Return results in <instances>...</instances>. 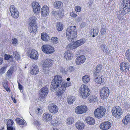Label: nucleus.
Returning <instances> with one entry per match:
<instances>
[{
    "mask_svg": "<svg viewBox=\"0 0 130 130\" xmlns=\"http://www.w3.org/2000/svg\"><path fill=\"white\" fill-rule=\"evenodd\" d=\"M71 85L70 82H63L62 77L60 75H57L55 76L52 80L50 86L51 90L52 92L58 89L57 95L58 97L61 96L64 93L67 87Z\"/></svg>",
    "mask_w": 130,
    "mask_h": 130,
    "instance_id": "f257e3e1",
    "label": "nucleus"
},
{
    "mask_svg": "<svg viewBox=\"0 0 130 130\" xmlns=\"http://www.w3.org/2000/svg\"><path fill=\"white\" fill-rule=\"evenodd\" d=\"M123 8H120L117 12V18L121 20L123 19V17L130 11V0H123L122 2Z\"/></svg>",
    "mask_w": 130,
    "mask_h": 130,
    "instance_id": "f03ea898",
    "label": "nucleus"
},
{
    "mask_svg": "<svg viewBox=\"0 0 130 130\" xmlns=\"http://www.w3.org/2000/svg\"><path fill=\"white\" fill-rule=\"evenodd\" d=\"M66 35L67 38L69 41H74L77 35L75 26L68 27L67 29Z\"/></svg>",
    "mask_w": 130,
    "mask_h": 130,
    "instance_id": "7ed1b4c3",
    "label": "nucleus"
},
{
    "mask_svg": "<svg viewBox=\"0 0 130 130\" xmlns=\"http://www.w3.org/2000/svg\"><path fill=\"white\" fill-rule=\"evenodd\" d=\"M36 18L34 16H32L29 19V28L30 32L34 33L37 31L38 26L36 22Z\"/></svg>",
    "mask_w": 130,
    "mask_h": 130,
    "instance_id": "20e7f679",
    "label": "nucleus"
},
{
    "mask_svg": "<svg viewBox=\"0 0 130 130\" xmlns=\"http://www.w3.org/2000/svg\"><path fill=\"white\" fill-rule=\"evenodd\" d=\"M106 111V109L104 107H99L94 112V116L97 118L100 119L104 116Z\"/></svg>",
    "mask_w": 130,
    "mask_h": 130,
    "instance_id": "39448f33",
    "label": "nucleus"
},
{
    "mask_svg": "<svg viewBox=\"0 0 130 130\" xmlns=\"http://www.w3.org/2000/svg\"><path fill=\"white\" fill-rule=\"evenodd\" d=\"M80 94L83 98H86L90 93V91L87 85L83 84L80 88Z\"/></svg>",
    "mask_w": 130,
    "mask_h": 130,
    "instance_id": "423d86ee",
    "label": "nucleus"
},
{
    "mask_svg": "<svg viewBox=\"0 0 130 130\" xmlns=\"http://www.w3.org/2000/svg\"><path fill=\"white\" fill-rule=\"evenodd\" d=\"M53 63V60L51 59H47L45 60L43 63L42 64L43 71L46 74L48 73L49 67H51Z\"/></svg>",
    "mask_w": 130,
    "mask_h": 130,
    "instance_id": "0eeeda50",
    "label": "nucleus"
},
{
    "mask_svg": "<svg viewBox=\"0 0 130 130\" xmlns=\"http://www.w3.org/2000/svg\"><path fill=\"white\" fill-rule=\"evenodd\" d=\"M122 112L121 108L118 106L113 107L111 111L112 115L117 118H120L122 116Z\"/></svg>",
    "mask_w": 130,
    "mask_h": 130,
    "instance_id": "6e6552de",
    "label": "nucleus"
},
{
    "mask_svg": "<svg viewBox=\"0 0 130 130\" xmlns=\"http://www.w3.org/2000/svg\"><path fill=\"white\" fill-rule=\"evenodd\" d=\"M41 49L43 52L47 54H52L55 51L54 47L47 44L43 45L41 47Z\"/></svg>",
    "mask_w": 130,
    "mask_h": 130,
    "instance_id": "1a4fd4ad",
    "label": "nucleus"
},
{
    "mask_svg": "<svg viewBox=\"0 0 130 130\" xmlns=\"http://www.w3.org/2000/svg\"><path fill=\"white\" fill-rule=\"evenodd\" d=\"M86 42V40L84 39H81L78 40L74 42L73 44H70L68 46L71 49H75L84 44Z\"/></svg>",
    "mask_w": 130,
    "mask_h": 130,
    "instance_id": "9d476101",
    "label": "nucleus"
},
{
    "mask_svg": "<svg viewBox=\"0 0 130 130\" xmlns=\"http://www.w3.org/2000/svg\"><path fill=\"white\" fill-rule=\"evenodd\" d=\"M100 93L101 98L102 99H106L109 96V90L107 87H104L101 89Z\"/></svg>",
    "mask_w": 130,
    "mask_h": 130,
    "instance_id": "9b49d317",
    "label": "nucleus"
},
{
    "mask_svg": "<svg viewBox=\"0 0 130 130\" xmlns=\"http://www.w3.org/2000/svg\"><path fill=\"white\" fill-rule=\"evenodd\" d=\"M28 56L32 59L36 60L38 58L39 54L38 52L34 49L28 50L27 53Z\"/></svg>",
    "mask_w": 130,
    "mask_h": 130,
    "instance_id": "f8f14e48",
    "label": "nucleus"
},
{
    "mask_svg": "<svg viewBox=\"0 0 130 130\" xmlns=\"http://www.w3.org/2000/svg\"><path fill=\"white\" fill-rule=\"evenodd\" d=\"M95 82L99 84H101L104 82V78L103 76L102 73L97 72L94 73Z\"/></svg>",
    "mask_w": 130,
    "mask_h": 130,
    "instance_id": "ddd939ff",
    "label": "nucleus"
},
{
    "mask_svg": "<svg viewBox=\"0 0 130 130\" xmlns=\"http://www.w3.org/2000/svg\"><path fill=\"white\" fill-rule=\"evenodd\" d=\"M9 9L11 16L14 18H18L19 13L18 9L13 5L10 6Z\"/></svg>",
    "mask_w": 130,
    "mask_h": 130,
    "instance_id": "4468645a",
    "label": "nucleus"
},
{
    "mask_svg": "<svg viewBox=\"0 0 130 130\" xmlns=\"http://www.w3.org/2000/svg\"><path fill=\"white\" fill-rule=\"evenodd\" d=\"M75 110L77 114H80L86 112L87 110V108L85 105L79 106L75 108Z\"/></svg>",
    "mask_w": 130,
    "mask_h": 130,
    "instance_id": "2eb2a0df",
    "label": "nucleus"
},
{
    "mask_svg": "<svg viewBox=\"0 0 130 130\" xmlns=\"http://www.w3.org/2000/svg\"><path fill=\"white\" fill-rule=\"evenodd\" d=\"M40 96L39 98L40 101H42L43 99L46 96L48 92V89L46 87L42 88L40 91Z\"/></svg>",
    "mask_w": 130,
    "mask_h": 130,
    "instance_id": "dca6fc26",
    "label": "nucleus"
},
{
    "mask_svg": "<svg viewBox=\"0 0 130 130\" xmlns=\"http://www.w3.org/2000/svg\"><path fill=\"white\" fill-rule=\"evenodd\" d=\"M49 8L46 5H44L42 7L40 13L41 16L43 17H45L49 14Z\"/></svg>",
    "mask_w": 130,
    "mask_h": 130,
    "instance_id": "f3484780",
    "label": "nucleus"
},
{
    "mask_svg": "<svg viewBox=\"0 0 130 130\" xmlns=\"http://www.w3.org/2000/svg\"><path fill=\"white\" fill-rule=\"evenodd\" d=\"M48 109L50 112L54 114L57 113L58 110V107L54 103H51L49 104L48 106Z\"/></svg>",
    "mask_w": 130,
    "mask_h": 130,
    "instance_id": "a211bd4d",
    "label": "nucleus"
},
{
    "mask_svg": "<svg viewBox=\"0 0 130 130\" xmlns=\"http://www.w3.org/2000/svg\"><path fill=\"white\" fill-rule=\"evenodd\" d=\"M32 6L34 12L35 14L39 13L41 8V6L38 3L36 2H33L32 3Z\"/></svg>",
    "mask_w": 130,
    "mask_h": 130,
    "instance_id": "6ab92c4d",
    "label": "nucleus"
},
{
    "mask_svg": "<svg viewBox=\"0 0 130 130\" xmlns=\"http://www.w3.org/2000/svg\"><path fill=\"white\" fill-rule=\"evenodd\" d=\"M111 126V123L108 121H106L102 123L100 125V127L101 129L107 130L110 128Z\"/></svg>",
    "mask_w": 130,
    "mask_h": 130,
    "instance_id": "aec40b11",
    "label": "nucleus"
},
{
    "mask_svg": "<svg viewBox=\"0 0 130 130\" xmlns=\"http://www.w3.org/2000/svg\"><path fill=\"white\" fill-rule=\"evenodd\" d=\"M73 54L69 50L66 51L64 54V58L67 61H69L72 59Z\"/></svg>",
    "mask_w": 130,
    "mask_h": 130,
    "instance_id": "412c9836",
    "label": "nucleus"
},
{
    "mask_svg": "<svg viewBox=\"0 0 130 130\" xmlns=\"http://www.w3.org/2000/svg\"><path fill=\"white\" fill-rule=\"evenodd\" d=\"M86 59L85 57L83 55L78 57L76 59V63L77 65L81 64L84 63Z\"/></svg>",
    "mask_w": 130,
    "mask_h": 130,
    "instance_id": "4be33fe9",
    "label": "nucleus"
},
{
    "mask_svg": "<svg viewBox=\"0 0 130 130\" xmlns=\"http://www.w3.org/2000/svg\"><path fill=\"white\" fill-rule=\"evenodd\" d=\"M42 119L44 121H49L52 119V116L48 113H45L43 114Z\"/></svg>",
    "mask_w": 130,
    "mask_h": 130,
    "instance_id": "5701e85b",
    "label": "nucleus"
},
{
    "mask_svg": "<svg viewBox=\"0 0 130 130\" xmlns=\"http://www.w3.org/2000/svg\"><path fill=\"white\" fill-rule=\"evenodd\" d=\"M39 72L38 67L35 64L32 65L30 68V73L34 75L37 74Z\"/></svg>",
    "mask_w": 130,
    "mask_h": 130,
    "instance_id": "b1692460",
    "label": "nucleus"
},
{
    "mask_svg": "<svg viewBox=\"0 0 130 130\" xmlns=\"http://www.w3.org/2000/svg\"><path fill=\"white\" fill-rule=\"evenodd\" d=\"M120 68L121 70L127 71L129 69V65L127 63H126L125 62H123L121 63Z\"/></svg>",
    "mask_w": 130,
    "mask_h": 130,
    "instance_id": "393cba45",
    "label": "nucleus"
},
{
    "mask_svg": "<svg viewBox=\"0 0 130 130\" xmlns=\"http://www.w3.org/2000/svg\"><path fill=\"white\" fill-rule=\"evenodd\" d=\"M85 124L82 122L78 121L75 124L76 128L78 130H82L85 127Z\"/></svg>",
    "mask_w": 130,
    "mask_h": 130,
    "instance_id": "a878e982",
    "label": "nucleus"
},
{
    "mask_svg": "<svg viewBox=\"0 0 130 130\" xmlns=\"http://www.w3.org/2000/svg\"><path fill=\"white\" fill-rule=\"evenodd\" d=\"M130 122V114L126 115L122 120V123L124 125L128 124Z\"/></svg>",
    "mask_w": 130,
    "mask_h": 130,
    "instance_id": "bb28decb",
    "label": "nucleus"
},
{
    "mask_svg": "<svg viewBox=\"0 0 130 130\" xmlns=\"http://www.w3.org/2000/svg\"><path fill=\"white\" fill-rule=\"evenodd\" d=\"M86 122L90 125H94L95 123V120L94 119L91 117H86Z\"/></svg>",
    "mask_w": 130,
    "mask_h": 130,
    "instance_id": "cd10ccee",
    "label": "nucleus"
},
{
    "mask_svg": "<svg viewBox=\"0 0 130 130\" xmlns=\"http://www.w3.org/2000/svg\"><path fill=\"white\" fill-rule=\"evenodd\" d=\"M53 5L55 8L59 9L62 6L63 3L61 2L57 1L54 3Z\"/></svg>",
    "mask_w": 130,
    "mask_h": 130,
    "instance_id": "c85d7f7f",
    "label": "nucleus"
},
{
    "mask_svg": "<svg viewBox=\"0 0 130 130\" xmlns=\"http://www.w3.org/2000/svg\"><path fill=\"white\" fill-rule=\"evenodd\" d=\"M90 78L89 75H85L83 76L82 78V80L83 82L85 84H86L90 81Z\"/></svg>",
    "mask_w": 130,
    "mask_h": 130,
    "instance_id": "c756f323",
    "label": "nucleus"
},
{
    "mask_svg": "<svg viewBox=\"0 0 130 130\" xmlns=\"http://www.w3.org/2000/svg\"><path fill=\"white\" fill-rule=\"evenodd\" d=\"M75 101V98L73 96H69L68 97L67 102L69 104H71Z\"/></svg>",
    "mask_w": 130,
    "mask_h": 130,
    "instance_id": "7c9ffc66",
    "label": "nucleus"
},
{
    "mask_svg": "<svg viewBox=\"0 0 130 130\" xmlns=\"http://www.w3.org/2000/svg\"><path fill=\"white\" fill-rule=\"evenodd\" d=\"M41 39L43 41L48 40L50 38L47 34L45 33H42L41 35Z\"/></svg>",
    "mask_w": 130,
    "mask_h": 130,
    "instance_id": "2f4dec72",
    "label": "nucleus"
},
{
    "mask_svg": "<svg viewBox=\"0 0 130 130\" xmlns=\"http://www.w3.org/2000/svg\"><path fill=\"white\" fill-rule=\"evenodd\" d=\"M101 29L100 32V34L102 36H105L106 34L105 26L103 25L101 26Z\"/></svg>",
    "mask_w": 130,
    "mask_h": 130,
    "instance_id": "473e14b6",
    "label": "nucleus"
},
{
    "mask_svg": "<svg viewBox=\"0 0 130 130\" xmlns=\"http://www.w3.org/2000/svg\"><path fill=\"white\" fill-rule=\"evenodd\" d=\"M43 112V110L42 108H38L36 111V115L35 116L37 117H39Z\"/></svg>",
    "mask_w": 130,
    "mask_h": 130,
    "instance_id": "72a5a7b5",
    "label": "nucleus"
},
{
    "mask_svg": "<svg viewBox=\"0 0 130 130\" xmlns=\"http://www.w3.org/2000/svg\"><path fill=\"white\" fill-rule=\"evenodd\" d=\"M15 121L17 123L19 124L25 125H26V124L24 121L22 119L18 118L16 119Z\"/></svg>",
    "mask_w": 130,
    "mask_h": 130,
    "instance_id": "f704fd0d",
    "label": "nucleus"
},
{
    "mask_svg": "<svg viewBox=\"0 0 130 130\" xmlns=\"http://www.w3.org/2000/svg\"><path fill=\"white\" fill-rule=\"evenodd\" d=\"M14 67H11L7 71L6 73V75L8 77H10L13 72Z\"/></svg>",
    "mask_w": 130,
    "mask_h": 130,
    "instance_id": "c9c22d12",
    "label": "nucleus"
},
{
    "mask_svg": "<svg viewBox=\"0 0 130 130\" xmlns=\"http://www.w3.org/2000/svg\"><path fill=\"white\" fill-rule=\"evenodd\" d=\"M74 121V119L72 117H69L66 120V122L68 124L71 125Z\"/></svg>",
    "mask_w": 130,
    "mask_h": 130,
    "instance_id": "e433bc0d",
    "label": "nucleus"
},
{
    "mask_svg": "<svg viewBox=\"0 0 130 130\" xmlns=\"http://www.w3.org/2000/svg\"><path fill=\"white\" fill-rule=\"evenodd\" d=\"M34 123L38 129H41V125L40 124L39 121L35 120H34Z\"/></svg>",
    "mask_w": 130,
    "mask_h": 130,
    "instance_id": "4c0bfd02",
    "label": "nucleus"
},
{
    "mask_svg": "<svg viewBox=\"0 0 130 130\" xmlns=\"http://www.w3.org/2000/svg\"><path fill=\"white\" fill-rule=\"evenodd\" d=\"M63 26L61 23H59L57 24L56 28L58 31H61L63 29Z\"/></svg>",
    "mask_w": 130,
    "mask_h": 130,
    "instance_id": "58836bf2",
    "label": "nucleus"
},
{
    "mask_svg": "<svg viewBox=\"0 0 130 130\" xmlns=\"http://www.w3.org/2000/svg\"><path fill=\"white\" fill-rule=\"evenodd\" d=\"M100 47L104 53L106 52L107 51V47L105 44H103L100 46Z\"/></svg>",
    "mask_w": 130,
    "mask_h": 130,
    "instance_id": "ea45409f",
    "label": "nucleus"
},
{
    "mask_svg": "<svg viewBox=\"0 0 130 130\" xmlns=\"http://www.w3.org/2000/svg\"><path fill=\"white\" fill-rule=\"evenodd\" d=\"M125 54L126 59L128 61H130V49L127 50Z\"/></svg>",
    "mask_w": 130,
    "mask_h": 130,
    "instance_id": "a19ab883",
    "label": "nucleus"
},
{
    "mask_svg": "<svg viewBox=\"0 0 130 130\" xmlns=\"http://www.w3.org/2000/svg\"><path fill=\"white\" fill-rule=\"evenodd\" d=\"M13 123V120L11 119H9L8 120L7 123V128L9 127H14L12 126Z\"/></svg>",
    "mask_w": 130,
    "mask_h": 130,
    "instance_id": "79ce46f5",
    "label": "nucleus"
},
{
    "mask_svg": "<svg viewBox=\"0 0 130 130\" xmlns=\"http://www.w3.org/2000/svg\"><path fill=\"white\" fill-rule=\"evenodd\" d=\"M97 97L95 96H91L89 98V101L90 102H95L97 101Z\"/></svg>",
    "mask_w": 130,
    "mask_h": 130,
    "instance_id": "37998d69",
    "label": "nucleus"
},
{
    "mask_svg": "<svg viewBox=\"0 0 130 130\" xmlns=\"http://www.w3.org/2000/svg\"><path fill=\"white\" fill-rule=\"evenodd\" d=\"M52 42L53 44H55L58 43V41L59 39L56 37H53L51 39Z\"/></svg>",
    "mask_w": 130,
    "mask_h": 130,
    "instance_id": "c03bdc74",
    "label": "nucleus"
},
{
    "mask_svg": "<svg viewBox=\"0 0 130 130\" xmlns=\"http://www.w3.org/2000/svg\"><path fill=\"white\" fill-rule=\"evenodd\" d=\"M13 54L14 57L17 60H20V57L19 54L17 52V51L13 52Z\"/></svg>",
    "mask_w": 130,
    "mask_h": 130,
    "instance_id": "a18cd8bd",
    "label": "nucleus"
},
{
    "mask_svg": "<svg viewBox=\"0 0 130 130\" xmlns=\"http://www.w3.org/2000/svg\"><path fill=\"white\" fill-rule=\"evenodd\" d=\"M102 66L100 64L97 65L96 67V71L94 73L99 72L102 73L101 71L102 68Z\"/></svg>",
    "mask_w": 130,
    "mask_h": 130,
    "instance_id": "49530a36",
    "label": "nucleus"
},
{
    "mask_svg": "<svg viewBox=\"0 0 130 130\" xmlns=\"http://www.w3.org/2000/svg\"><path fill=\"white\" fill-rule=\"evenodd\" d=\"M7 67L5 66L2 67L0 69V73L2 74L4 73Z\"/></svg>",
    "mask_w": 130,
    "mask_h": 130,
    "instance_id": "de8ad7c7",
    "label": "nucleus"
},
{
    "mask_svg": "<svg viewBox=\"0 0 130 130\" xmlns=\"http://www.w3.org/2000/svg\"><path fill=\"white\" fill-rule=\"evenodd\" d=\"M12 42L13 45L15 46L17 45L18 44V40L15 38L12 39Z\"/></svg>",
    "mask_w": 130,
    "mask_h": 130,
    "instance_id": "09e8293b",
    "label": "nucleus"
},
{
    "mask_svg": "<svg viewBox=\"0 0 130 130\" xmlns=\"http://www.w3.org/2000/svg\"><path fill=\"white\" fill-rule=\"evenodd\" d=\"M74 70V67L73 66H70L68 68V71L70 73L73 72Z\"/></svg>",
    "mask_w": 130,
    "mask_h": 130,
    "instance_id": "8fccbe9b",
    "label": "nucleus"
},
{
    "mask_svg": "<svg viewBox=\"0 0 130 130\" xmlns=\"http://www.w3.org/2000/svg\"><path fill=\"white\" fill-rule=\"evenodd\" d=\"M64 12L63 11H59L58 12L57 15L59 17L62 18Z\"/></svg>",
    "mask_w": 130,
    "mask_h": 130,
    "instance_id": "3c124183",
    "label": "nucleus"
},
{
    "mask_svg": "<svg viewBox=\"0 0 130 130\" xmlns=\"http://www.w3.org/2000/svg\"><path fill=\"white\" fill-rule=\"evenodd\" d=\"M75 11L78 12H80L81 10L80 7L78 6H76L75 8Z\"/></svg>",
    "mask_w": 130,
    "mask_h": 130,
    "instance_id": "603ef678",
    "label": "nucleus"
},
{
    "mask_svg": "<svg viewBox=\"0 0 130 130\" xmlns=\"http://www.w3.org/2000/svg\"><path fill=\"white\" fill-rule=\"evenodd\" d=\"M98 32L99 30L98 28H97L95 29H94L93 30V34H94L95 36H97L98 35Z\"/></svg>",
    "mask_w": 130,
    "mask_h": 130,
    "instance_id": "864d4df0",
    "label": "nucleus"
},
{
    "mask_svg": "<svg viewBox=\"0 0 130 130\" xmlns=\"http://www.w3.org/2000/svg\"><path fill=\"white\" fill-rule=\"evenodd\" d=\"M70 16L73 18H75L77 16V14L74 11H72L70 13Z\"/></svg>",
    "mask_w": 130,
    "mask_h": 130,
    "instance_id": "5fc2aeb1",
    "label": "nucleus"
},
{
    "mask_svg": "<svg viewBox=\"0 0 130 130\" xmlns=\"http://www.w3.org/2000/svg\"><path fill=\"white\" fill-rule=\"evenodd\" d=\"M12 57V56H10L9 55L6 54L5 55V59L6 60H8Z\"/></svg>",
    "mask_w": 130,
    "mask_h": 130,
    "instance_id": "6e6d98bb",
    "label": "nucleus"
},
{
    "mask_svg": "<svg viewBox=\"0 0 130 130\" xmlns=\"http://www.w3.org/2000/svg\"><path fill=\"white\" fill-rule=\"evenodd\" d=\"M60 122L57 120H55V122L53 123V124L55 126H57L60 124Z\"/></svg>",
    "mask_w": 130,
    "mask_h": 130,
    "instance_id": "4d7b16f0",
    "label": "nucleus"
},
{
    "mask_svg": "<svg viewBox=\"0 0 130 130\" xmlns=\"http://www.w3.org/2000/svg\"><path fill=\"white\" fill-rule=\"evenodd\" d=\"M18 88L20 90L21 92V90H22L23 89V86L20 84L19 82H18Z\"/></svg>",
    "mask_w": 130,
    "mask_h": 130,
    "instance_id": "13d9d810",
    "label": "nucleus"
},
{
    "mask_svg": "<svg viewBox=\"0 0 130 130\" xmlns=\"http://www.w3.org/2000/svg\"><path fill=\"white\" fill-rule=\"evenodd\" d=\"M52 15H57L58 12L57 11L53 10L52 12Z\"/></svg>",
    "mask_w": 130,
    "mask_h": 130,
    "instance_id": "bf43d9fd",
    "label": "nucleus"
},
{
    "mask_svg": "<svg viewBox=\"0 0 130 130\" xmlns=\"http://www.w3.org/2000/svg\"><path fill=\"white\" fill-rule=\"evenodd\" d=\"M7 130H15L14 127H9L8 128Z\"/></svg>",
    "mask_w": 130,
    "mask_h": 130,
    "instance_id": "052dcab7",
    "label": "nucleus"
},
{
    "mask_svg": "<svg viewBox=\"0 0 130 130\" xmlns=\"http://www.w3.org/2000/svg\"><path fill=\"white\" fill-rule=\"evenodd\" d=\"M82 20V18L81 17H78L77 18L76 21L77 22H79Z\"/></svg>",
    "mask_w": 130,
    "mask_h": 130,
    "instance_id": "680f3d73",
    "label": "nucleus"
},
{
    "mask_svg": "<svg viewBox=\"0 0 130 130\" xmlns=\"http://www.w3.org/2000/svg\"><path fill=\"white\" fill-rule=\"evenodd\" d=\"M123 80L122 79H121L120 80V81L119 82V84L120 86H122V85L123 84Z\"/></svg>",
    "mask_w": 130,
    "mask_h": 130,
    "instance_id": "e2e57ef3",
    "label": "nucleus"
},
{
    "mask_svg": "<svg viewBox=\"0 0 130 130\" xmlns=\"http://www.w3.org/2000/svg\"><path fill=\"white\" fill-rule=\"evenodd\" d=\"M5 90L7 91H10V90L7 86L6 87L4 88Z\"/></svg>",
    "mask_w": 130,
    "mask_h": 130,
    "instance_id": "0e129e2a",
    "label": "nucleus"
},
{
    "mask_svg": "<svg viewBox=\"0 0 130 130\" xmlns=\"http://www.w3.org/2000/svg\"><path fill=\"white\" fill-rule=\"evenodd\" d=\"M3 86L5 88L7 86V83L6 82H4L3 84Z\"/></svg>",
    "mask_w": 130,
    "mask_h": 130,
    "instance_id": "69168bd1",
    "label": "nucleus"
},
{
    "mask_svg": "<svg viewBox=\"0 0 130 130\" xmlns=\"http://www.w3.org/2000/svg\"><path fill=\"white\" fill-rule=\"evenodd\" d=\"M3 60V59L0 58V64H1L2 63Z\"/></svg>",
    "mask_w": 130,
    "mask_h": 130,
    "instance_id": "338daca9",
    "label": "nucleus"
},
{
    "mask_svg": "<svg viewBox=\"0 0 130 130\" xmlns=\"http://www.w3.org/2000/svg\"><path fill=\"white\" fill-rule=\"evenodd\" d=\"M52 130H58V129L56 127L53 128Z\"/></svg>",
    "mask_w": 130,
    "mask_h": 130,
    "instance_id": "774afa93",
    "label": "nucleus"
}]
</instances>
